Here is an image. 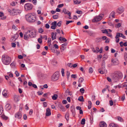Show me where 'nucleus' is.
<instances>
[{
	"label": "nucleus",
	"mask_w": 127,
	"mask_h": 127,
	"mask_svg": "<svg viewBox=\"0 0 127 127\" xmlns=\"http://www.w3.org/2000/svg\"><path fill=\"white\" fill-rule=\"evenodd\" d=\"M11 46L12 47L15 48L16 46V44L15 43H11Z\"/></svg>",
	"instance_id": "52"
},
{
	"label": "nucleus",
	"mask_w": 127,
	"mask_h": 127,
	"mask_svg": "<svg viewBox=\"0 0 127 127\" xmlns=\"http://www.w3.org/2000/svg\"><path fill=\"white\" fill-rule=\"evenodd\" d=\"M58 97L57 95L55 94L52 96V98L53 100H56L57 99Z\"/></svg>",
	"instance_id": "25"
},
{
	"label": "nucleus",
	"mask_w": 127,
	"mask_h": 127,
	"mask_svg": "<svg viewBox=\"0 0 127 127\" xmlns=\"http://www.w3.org/2000/svg\"><path fill=\"white\" fill-rule=\"evenodd\" d=\"M9 85L12 87H14L15 86L14 84L10 81L9 82Z\"/></svg>",
	"instance_id": "60"
},
{
	"label": "nucleus",
	"mask_w": 127,
	"mask_h": 127,
	"mask_svg": "<svg viewBox=\"0 0 127 127\" xmlns=\"http://www.w3.org/2000/svg\"><path fill=\"white\" fill-rule=\"evenodd\" d=\"M2 94L3 96L5 97H7L8 96L7 91L6 90H4L3 91Z\"/></svg>",
	"instance_id": "15"
},
{
	"label": "nucleus",
	"mask_w": 127,
	"mask_h": 127,
	"mask_svg": "<svg viewBox=\"0 0 127 127\" xmlns=\"http://www.w3.org/2000/svg\"><path fill=\"white\" fill-rule=\"evenodd\" d=\"M51 34V38L52 40L56 39L57 37L56 35H54V33L53 32H52Z\"/></svg>",
	"instance_id": "23"
},
{
	"label": "nucleus",
	"mask_w": 127,
	"mask_h": 127,
	"mask_svg": "<svg viewBox=\"0 0 127 127\" xmlns=\"http://www.w3.org/2000/svg\"><path fill=\"white\" fill-rule=\"evenodd\" d=\"M30 38V31H27L24 33V38L25 40H27Z\"/></svg>",
	"instance_id": "6"
},
{
	"label": "nucleus",
	"mask_w": 127,
	"mask_h": 127,
	"mask_svg": "<svg viewBox=\"0 0 127 127\" xmlns=\"http://www.w3.org/2000/svg\"><path fill=\"white\" fill-rule=\"evenodd\" d=\"M18 36L19 35L17 34L12 36L10 39V41L11 42L15 41L17 38Z\"/></svg>",
	"instance_id": "10"
},
{
	"label": "nucleus",
	"mask_w": 127,
	"mask_h": 127,
	"mask_svg": "<svg viewBox=\"0 0 127 127\" xmlns=\"http://www.w3.org/2000/svg\"><path fill=\"white\" fill-rule=\"evenodd\" d=\"M100 127H107V125L104 122H101L99 124Z\"/></svg>",
	"instance_id": "18"
},
{
	"label": "nucleus",
	"mask_w": 127,
	"mask_h": 127,
	"mask_svg": "<svg viewBox=\"0 0 127 127\" xmlns=\"http://www.w3.org/2000/svg\"><path fill=\"white\" fill-rule=\"evenodd\" d=\"M15 117L16 118L18 119H20L22 117V114L19 112H17L15 114Z\"/></svg>",
	"instance_id": "13"
},
{
	"label": "nucleus",
	"mask_w": 127,
	"mask_h": 127,
	"mask_svg": "<svg viewBox=\"0 0 127 127\" xmlns=\"http://www.w3.org/2000/svg\"><path fill=\"white\" fill-rule=\"evenodd\" d=\"M40 37L42 39H44L45 40H47V37L46 35H44L43 36L41 35Z\"/></svg>",
	"instance_id": "36"
},
{
	"label": "nucleus",
	"mask_w": 127,
	"mask_h": 127,
	"mask_svg": "<svg viewBox=\"0 0 127 127\" xmlns=\"http://www.w3.org/2000/svg\"><path fill=\"white\" fill-rule=\"evenodd\" d=\"M64 5V4L63 3L60 4L58 5V7L59 8H61Z\"/></svg>",
	"instance_id": "56"
},
{
	"label": "nucleus",
	"mask_w": 127,
	"mask_h": 127,
	"mask_svg": "<svg viewBox=\"0 0 127 127\" xmlns=\"http://www.w3.org/2000/svg\"><path fill=\"white\" fill-rule=\"evenodd\" d=\"M43 32V30L41 28H40L38 29V32L39 33H41Z\"/></svg>",
	"instance_id": "44"
},
{
	"label": "nucleus",
	"mask_w": 127,
	"mask_h": 127,
	"mask_svg": "<svg viewBox=\"0 0 127 127\" xmlns=\"http://www.w3.org/2000/svg\"><path fill=\"white\" fill-rule=\"evenodd\" d=\"M102 33H106L108 34V31H107V29H105L104 30H102Z\"/></svg>",
	"instance_id": "49"
},
{
	"label": "nucleus",
	"mask_w": 127,
	"mask_h": 127,
	"mask_svg": "<svg viewBox=\"0 0 127 127\" xmlns=\"http://www.w3.org/2000/svg\"><path fill=\"white\" fill-rule=\"evenodd\" d=\"M21 12L18 9H13L12 10V12L11 13V15H17Z\"/></svg>",
	"instance_id": "5"
},
{
	"label": "nucleus",
	"mask_w": 127,
	"mask_h": 127,
	"mask_svg": "<svg viewBox=\"0 0 127 127\" xmlns=\"http://www.w3.org/2000/svg\"><path fill=\"white\" fill-rule=\"evenodd\" d=\"M37 76L39 78H41L43 76V74L41 73H39L37 75Z\"/></svg>",
	"instance_id": "37"
},
{
	"label": "nucleus",
	"mask_w": 127,
	"mask_h": 127,
	"mask_svg": "<svg viewBox=\"0 0 127 127\" xmlns=\"http://www.w3.org/2000/svg\"><path fill=\"white\" fill-rule=\"evenodd\" d=\"M15 74L17 77H18L19 76V74L17 71H16L15 72Z\"/></svg>",
	"instance_id": "54"
},
{
	"label": "nucleus",
	"mask_w": 127,
	"mask_h": 127,
	"mask_svg": "<svg viewBox=\"0 0 127 127\" xmlns=\"http://www.w3.org/2000/svg\"><path fill=\"white\" fill-rule=\"evenodd\" d=\"M15 63L14 62H13L10 65L11 67L13 68L15 66Z\"/></svg>",
	"instance_id": "42"
},
{
	"label": "nucleus",
	"mask_w": 127,
	"mask_h": 127,
	"mask_svg": "<svg viewBox=\"0 0 127 127\" xmlns=\"http://www.w3.org/2000/svg\"><path fill=\"white\" fill-rule=\"evenodd\" d=\"M3 111V109L1 106L0 105V115L2 114Z\"/></svg>",
	"instance_id": "34"
},
{
	"label": "nucleus",
	"mask_w": 127,
	"mask_h": 127,
	"mask_svg": "<svg viewBox=\"0 0 127 127\" xmlns=\"http://www.w3.org/2000/svg\"><path fill=\"white\" fill-rule=\"evenodd\" d=\"M70 73L68 71H67L66 72V76H67V79H69V77L70 76Z\"/></svg>",
	"instance_id": "41"
},
{
	"label": "nucleus",
	"mask_w": 127,
	"mask_h": 127,
	"mask_svg": "<svg viewBox=\"0 0 127 127\" xmlns=\"http://www.w3.org/2000/svg\"><path fill=\"white\" fill-rule=\"evenodd\" d=\"M111 62L113 65H117L119 64V61L118 60L116 59H112Z\"/></svg>",
	"instance_id": "9"
},
{
	"label": "nucleus",
	"mask_w": 127,
	"mask_h": 127,
	"mask_svg": "<svg viewBox=\"0 0 127 127\" xmlns=\"http://www.w3.org/2000/svg\"><path fill=\"white\" fill-rule=\"evenodd\" d=\"M59 74L58 72H56L51 77V79L53 81L58 80L59 77Z\"/></svg>",
	"instance_id": "4"
},
{
	"label": "nucleus",
	"mask_w": 127,
	"mask_h": 127,
	"mask_svg": "<svg viewBox=\"0 0 127 127\" xmlns=\"http://www.w3.org/2000/svg\"><path fill=\"white\" fill-rule=\"evenodd\" d=\"M41 38H39L38 39V42L40 43H41L42 42V40Z\"/></svg>",
	"instance_id": "53"
},
{
	"label": "nucleus",
	"mask_w": 127,
	"mask_h": 127,
	"mask_svg": "<svg viewBox=\"0 0 127 127\" xmlns=\"http://www.w3.org/2000/svg\"><path fill=\"white\" fill-rule=\"evenodd\" d=\"M51 113L50 110L49 108H47L46 109V116H49L51 115Z\"/></svg>",
	"instance_id": "16"
},
{
	"label": "nucleus",
	"mask_w": 127,
	"mask_h": 127,
	"mask_svg": "<svg viewBox=\"0 0 127 127\" xmlns=\"http://www.w3.org/2000/svg\"><path fill=\"white\" fill-rule=\"evenodd\" d=\"M124 10V9L122 7H121L118 8L116 10V12L119 14L122 13Z\"/></svg>",
	"instance_id": "11"
},
{
	"label": "nucleus",
	"mask_w": 127,
	"mask_h": 127,
	"mask_svg": "<svg viewBox=\"0 0 127 127\" xmlns=\"http://www.w3.org/2000/svg\"><path fill=\"white\" fill-rule=\"evenodd\" d=\"M118 120V121H120L121 122H122L123 121V119L120 117H117Z\"/></svg>",
	"instance_id": "39"
},
{
	"label": "nucleus",
	"mask_w": 127,
	"mask_h": 127,
	"mask_svg": "<svg viewBox=\"0 0 127 127\" xmlns=\"http://www.w3.org/2000/svg\"><path fill=\"white\" fill-rule=\"evenodd\" d=\"M125 98V94H124L123 96L122 97V100L123 101Z\"/></svg>",
	"instance_id": "63"
},
{
	"label": "nucleus",
	"mask_w": 127,
	"mask_h": 127,
	"mask_svg": "<svg viewBox=\"0 0 127 127\" xmlns=\"http://www.w3.org/2000/svg\"><path fill=\"white\" fill-rule=\"evenodd\" d=\"M64 69L63 68L62 69L61 73L62 75L63 76H64Z\"/></svg>",
	"instance_id": "46"
},
{
	"label": "nucleus",
	"mask_w": 127,
	"mask_h": 127,
	"mask_svg": "<svg viewBox=\"0 0 127 127\" xmlns=\"http://www.w3.org/2000/svg\"><path fill=\"white\" fill-rule=\"evenodd\" d=\"M48 40L47 42L48 43H50V45L51 44V38L49 37L48 39Z\"/></svg>",
	"instance_id": "57"
},
{
	"label": "nucleus",
	"mask_w": 127,
	"mask_h": 127,
	"mask_svg": "<svg viewBox=\"0 0 127 127\" xmlns=\"http://www.w3.org/2000/svg\"><path fill=\"white\" fill-rule=\"evenodd\" d=\"M59 107L60 108L61 110L63 112L65 111V108L62 106L61 105H60L59 106Z\"/></svg>",
	"instance_id": "26"
},
{
	"label": "nucleus",
	"mask_w": 127,
	"mask_h": 127,
	"mask_svg": "<svg viewBox=\"0 0 127 127\" xmlns=\"http://www.w3.org/2000/svg\"><path fill=\"white\" fill-rule=\"evenodd\" d=\"M102 14H100L98 16L95 17L92 21L94 22H96L101 20L102 18Z\"/></svg>",
	"instance_id": "7"
},
{
	"label": "nucleus",
	"mask_w": 127,
	"mask_h": 127,
	"mask_svg": "<svg viewBox=\"0 0 127 127\" xmlns=\"http://www.w3.org/2000/svg\"><path fill=\"white\" fill-rule=\"evenodd\" d=\"M121 36V33H116V36L115 37V38L117 39L119 38V37H120Z\"/></svg>",
	"instance_id": "31"
},
{
	"label": "nucleus",
	"mask_w": 127,
	"mask_h": 127,
	"mask_svg": "<svg viewBox=\"0 0 127 127\" xmlns=\"http://www.w3.org/2000/svg\"><path fill=\"white\" fill-rule=\"evenodd\" d=\"M53 18L54 19H57L58 17V16L57 15H54L53 16Z\"/></svg>",
	"instance_id": "43"
},
{
	"label": "nucleus",
	"mask_w": 127,
	"mask_h": 127,
	"mask_svg": "<svg viewBox=\"0 0 127 127\" xmlns=\"http://www.w3.org/2000/svg\"><path fill=\"white\" fill-rule=\"evenodd\" d=\"M61 21H59L57 23V25L59 27H60L61 25Z\"/></svg>",
	"instance_id": "59"
},
{
	"label": "nucleus",
	"mask_w": 127,
	"mask_h": 127,
	"mask_svg": "<svg viewBox=\"0 0 127 127\" xmlns=\"http://www.w3.org/2000/svg\"><path fill=\"white\" fill-rule=\"evenodd\" d=\"M78 100L80 101H84V100L83 96H80L78 98Z\"/></svg>",
	"instance_id": "29"
},
{
	"label": "nucleus",
	"mask_w": 127,
	"mask_h": 127,
	"mask_svg": "<svg viewBox=\"0 0 127 127\" xmlns=\"http://www.w3.org/2000/svg\"><path fill=\"white\" fill-rule=\"evenodd\" d=\"M67 65L69 67H72V64L71 63H68L67 64Z\"/></svg>",
	"instance_id": "55"
},
{
	"label": "nucleus",
	"mask_w": 127,
	"mask_h": 127,
	"mask_svg": "<svg viewBox=\"0 0 127 127\" xmlns=\"http://www.w3.org/2000/svg\"><path fill=\"white\" fill-rule=\"evenodd\" d=\"M1 60L3 63L5 65L9 64L11 61L10 58L8 56L5 55H2Z\"/></svg>",
	"instance_id": "2"
},
{
	"label": "nucleus",
	"mask_w": 127,
	"mask_h": 127,
	"mask_svg": "<svg viewBox=\"0 0 127 127\" xmlns=\"http://www.w3.org/2000/svg\"><path fill=\"white\" fill-rule=\"evenodd\" d=\"M24 7L25 11H27L32 9L33 5L30 3H27L24 5Z\"/></svg>",
	"instance_id": "3"
},
{
	"label": "nucleus",
	"mask_w": 127,
	"mask_h": 127,
	"mask_svg": "<svg viewBox=\"0 0 127 127\" xmlns=\"http://www.w3.org/2000/svg\"><path fill=\"white\" fill-rule=\"evenodd\" d=\"M114 74L119 79H121L123 76L122 73L120 71L116 72Z\"/></svg>",
	"instance_id": "8"
},
{
	"label": "nucleus",
	"mask_w": 127,
	"mask_h": 127,
	"mask_svg": "<svg viewBox=\"0 0 127 127\" xmlns=\"http://www.w3.org/2000/svg\"><path fill=\"white\" fill-rule=\"evenodd\" d=\"M120 37H122L124 39L126 38V37L122 33H121Z\"/></svg>",
	"instance_id": "61"
},
{
	"label": "nucleus",
	"mask_w": 127,
	"mask_h": 127,
	"mask_svg": "<svg viewBox=\"0 0 127 127\" xmlns=\"http://www.w3.org/2000/svg\"><path fill=\"white\" fill-rule=\"evenodd\" d=\"M85 119H82L81 121V123L82 125H84L85 124Z\"/></svg>",
	"instance_id": "40"
},
{
	"label": "nucleus",
	"mask_w": 127,
	"mask_h": 127,
	"mask_svg": "<svg viewBox=\"0 0 127 127\" xmlns=\"http://www.w3.org/2000/svg\"><path fill=\"white\" fill-rule=\"evenodd\" d=\"M109 127H119L117 125L114 123H110L109 125Z\"/></svg>",
	"instance_id": "24"
},
{
	"label": "nucleus",
	"mask_w": 127,
	"mask_h": 127,
	"mask_svg": "<svg viewBox=\"0 0 127 127\" xmlns=\"http://www.w3.org/2000/svg\"><path fill=\"white\" fill-rule=\"evenodd\" d=\"M56 26L54 25H52V26H51V28L52 29H53L55 30L56 29Z\"/></svg>",
	"instance_id": "64"
},
{
	"label": "nucleus",
	"mask_w": 127,
	"mask_h": 127,
	"mask_svg": "<svg viewBox=\"0 0 127 127\" xmlns=\"http://www.w3.org/2000/svg\"><path fill=\"white\" fill-rule=\"evenodd\" d=\"M69 113L68 112H67L65 115V118L66 119V120L68 121L69 120Z\"/></svg>",
	"instance_id": "27"
},
{
	"label": "nucleus",
	"mask_w": 127,
	"mask_h": 127,
	"mask_svg": "<svg viewBox=\"0 0 127 127\" xmlns=\"http://www.w3.org/2000/svg\"><path fill=\"white\" fill-rule=\"evenodd\" d=\"M57 61H56L54 60H53L52 62V64L54 65H56V64H57Z\"/></svg>",
	"instance_id": "48"
},
{
	"label": "nucleus",
	"mask_w": 127,
	"mask_h": 127,
	"mask_svg": "<svg viewBox=\"0 0 127 127\" xmlns=\"http://www.w3.org/2000/svg\"><path fill=\"white\" fill-rule=\"evenodd\" d=\"M80 91L81 93L83 94L84 93L85 90L83 88H82L80 89Z\"/></svg>",
	"instance_id": "45"
},
{
	"label": "nucleus",
	"mask_w": 127,
	"mask_h": 127,
	"mask_svg": "<svg viewBox=\"0 0 127 127\" xmlns=\"http://www.w3.org/2000/svg\"><path fill=\"white\" fill-rule=\"evenodd\" d=\"M1 117L3 119L5 120H7L8 119V117L7 116H5L4 115H2L1 116Z\"/></svg>",
	"instance_id": "33"
},
{
	"label": "nucleus",
	"mask_w": 127,
	"mask_h": 127,
	"mask_svg": "<svg viewBox=\"0 0 127 127\" xmlns=\"http://www.w3.org/2000/svg\"><path fill=\"white\" fill-rule=\"evenodd\" d=\"M112 79L113 80L114 82H116L118 81L119 78L115 74H114V75H113Z\"/></svg>",
	"instance_id": "17"
},
{
	"label": "nucleus",
	"mask_w": 127,
	"mask_h": 127,
	"mask_svg": "<svg viewBox=\"0 0 127 127\" xmlns=\"http://www.w3.org/2000/svg\"><path fill=\"white\" fill-rule=\"evenodd\" d=\"M67 45V43H66L63 44L61 45V49H62L63 50H64L66 48V46Z\"/></svg>",
	"instance_id": "19"
},
{
	"label": "nucleus",
	"mask_w": 127,
	"mask_h": 127,
	"mask_svg": "<svg viewBox=\"0 0 127 127\" xmlns=\"http://www.w3.org/2000/svg\"><path fill=\"white\" fill-rule=\"evenodd\" d=\"M125 59L127 62V53H125L124 54Z\"/></svg>",
	"instance_id": "47"
},
{
	"label": "nucleus",
	"mask_w": 127,
	"mask_h": 127,
	"mask_svg": "<svg viewBox=\"0 0 127 127\" xmlns=\"http://www.w3.org/2000/svg\"><path fill=\"white\" fill-rule=\"evenodd\" d=\"M84 80V79L82 77H80L79 78L78 80L79 83H82L83 82Z\"/></svg>",
	"instance_id": "35"
},
{
	"label": "nucleus",
	"mask_w": 127,
	"mask_h": 127,
	"mask_svg": "<svg viewBox=\"0 0 127 127\" xmlns=\"http://www.w3.org/2000/svg\"><path fill=\"white\" fill-rule=\"evenodd\" d=\"M105 71V70L104 69H103L102 68H99L98 70L99 72L102 74H103L104 73Z\"/></svg>",
	"instance_id": "22"
},
{
	"label": "nucleus",
	"mask_w": 127,
	"mask_h": 127,
	"mask_svg": "<svg viewBox=\"0 0 127 127\" xmlns=\"http://www.w3.org/2000/svg\"><path fill=\"white\" fill-rule=\"evenodd\" d=\"M27 21L29 23H33L36 20V16L34 13H29L25 15Z\"/></svg>",
	"instance_id": "1"
},
{
	"label": "nucleus",
	"mask_w": 127,
	"mask_h": 127,
	"mask_svg": "<svg viewBox=\"0 0 127 127\" xmlns=\"http://www.w3.org/2000/svg\"><path fill=\"white\" fill-rule=\"evenodd\" d=\"M89 73H92L93 71V69L92 68L90 67L89 69Z\"/></svg>",
	"instance_id": "32"
},
{
	"label": "nucleus",
	"mask_w": 127,
	"mask_h": 127,
	"mask_svg": "<svg viewBox=\"0 0 127 127\" xmlns=\"http://www.w3.org/2000/svg\"><path fill=\"white\" fill-rule=\"evenodd\" d=\"M57 23L56 21H54L53 22H52L51 23V25H54L57 26Z\"/></svg>",
	"instance_id": "50"
},
{
	"label": "nucleus",
	"mask_w": 127,
	"mask_h": 127,
	"mask_svg": "<svg viewBox=\"0 0 127 127\" xmlns=\"http://www.w3.org/2000/svg\"><path fill=\"white\" fill-rule=\"evenodd\" d=\"M76 74H72L71 76L72 78H77V76H76Z\"/></svg>",
	"instance_id": "58"
},
{
	"label": "nucleus",
	"mask_w": 127,
	"mask_h": 127,
	"mask_svg": "<svg viewBox=\"0 0 127 127\" xmlns=\"http://www.w3.org/2000/svg\"><path fill=\"white\" fill-rule=\"evenodd\" d=\"M20 97L19 96L17 95H15L14 96V98L15 101L16 102H18L19 100Z\"/></svg>",
	"instance_id": "20"
},
{
	"label": "nucleus",
	"mask_w": 127,
	"mask_h": 127,
	"mask_svg": "<svg viewBox=\"0 0 127 127\" xmlns=\"http://www.w3.org/2000/svg\"><path fill=\"white\" fill-rule=\"evenodd\" d=\"M102 41L101 38V37L98 38H96V41L97 42H99Z\"/></svg>",
	"instance_id": "38"
},
{
	"label": "nucleus",
	"mask_w": 127,
	"mask_h": 127,
	"mask_svg": "<svg viewBox=\"0 0 127 127\" xmlns=\"http://www.w3.org/2000/svg\"><path fill=\"white\" fill-rule=\"evenodd\" d=\"M28 31H30V36L31 38H33L36 36L35 31H34V32L30 30H28Z\"/></svg>",
	"instance_id": "12"
},
{
	"label": "nucleus",
	"mask_w": 127,
	"mask_h": 127,
	"mask_svg": "<svg viewBox=\"0 0 127 127\" xmlns=\"http://www.w3.org/2000/svg\"><path fill=\"white\" fill-rule=\"evenodd\" d=\"M105 62L104 60L103 61L101 64L102 67L103 68V69L105 68Z\"/></svg>",
	"instance_id": "30"
},
{
	"label": "nucleus",
	"mask_w": 127,
	"mask_h": 127,
	"mask_svg": "<svg viewBox=\"0 0 127 127\" xmlns=\"http://www.w3.org/2000/svg\"><path fill=\"white\" fill-rule=\"evenodd\" d=\"M63 12L65 14H67L69 17H71V13L70 12L68 13L69 11L67 10L65 8H64L63 10Z\"/></svg>",
	"instance_id": "14"
},
{
	"label": "nucleus",
	"mask_w": 127,
	"mask_h": 127,
	"mask_svg": "<svg viewBox=\"0 0 127 127\" xmlns=\"http://www.w3.org/2000/svg\"><path fill=\"white\" fill-rule=\"evenodd\" d=\"M37 2L36 0H32V2L34 5H36V4Z\"/></svg>",
	"instance_id": "51"
},
{
	"label": "nucleus",
	"mask_w": 127,
	"mask_h": 127,
	"mask_svg": "<svg viewBox=\"0 0 127 127\" xmlns=\"http://www.w3.org/2000/svg\"><path fill=\"white\" fill-rule=\"evenodd\" d=\"M93 116H90V121L91 123H92L93 122Z\"/></svg>",
	"instance_id": "62"
},
{
	"label": "nucleus",
	"mask_w": 127,
	"mask_h": 127,
	"mask_svg": "<svg viewBox=\"0 0 127 127\" xmlns=\"http://www.w3.org/2000/svg\"><path fill=\"white\" fill-rule=\"evenodd\" d=\"M115 12L114 11H112L110 14L109 17L111 18V16H112L113 18H115Z\"/></svg>",
	"instance_id": "28"
},
{
	"label": "nucleus",
	"mask_w": 127,
	"mask_h": 127,
	"mask_svg": "<svg viewBox=\"0 0 127 127\" xmlns=\"http://www.w3.org/2000/svg\"><path fill=\"white\" fill-rule=\"evenodd\" d=\"M5 107L6 110L8 111L10 109L11 107V105L9 104H7L5 105Z\"/></svg>",
	"instance_id": "21"
}]
</instances>
